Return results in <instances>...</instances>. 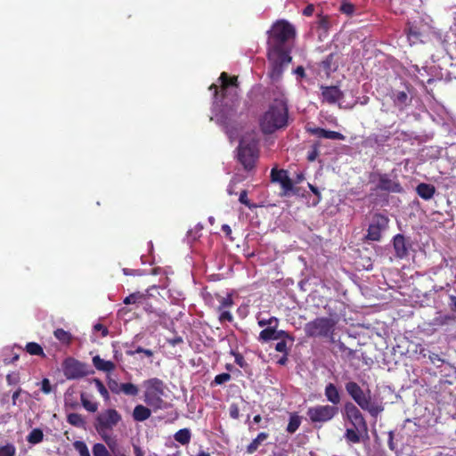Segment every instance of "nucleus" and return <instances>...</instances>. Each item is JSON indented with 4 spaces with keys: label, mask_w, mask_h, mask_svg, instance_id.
Returning a JSON list of instances; mask_svg holds the SVG:
<instances>
[{
    "label": "nucleus",
    "mask_w": 456,
    "mask_h": 456,
    "mask_svg": "<svg viewBox=\"0 0 456 456\" xmlns=\"http://www.w3.org/2000/svg\"><path fill=\"white\" fill-rule=\"evenodd\" d=\"M219 81L220 90L216 84H212L208 89L213 92L214 102L218 108L216 112V123L223 126L230 141L232 142L238 137L240 130L237 121L240 99L236 93L231 97L229 94H231L230 87H238V77H230L224 71L219 77Z\"/></svg>",
    "instance_id": "1"
},
{
    "label": "nucleus",
    "mask_w": 456,
    "mask_h": 456,
    "mask_svg": "<svg viewBox=\"0 0 456 456\" xmlns=\"http://www.w3.org/2000/svg\"><path fill=\"white\" fill-rule=\"evenodd\" d=\"M289 125V107L284 98H275L259 119L260 129L265 134H272Z\"/></svg>",
    "instance_id": "2"
},
{
    "label": "nucleus",
    "mask_w": 456,
    "mask_h": 456,
    "mask_svg": "<svg viewBox=\"0 0 456 456\" xmlns=\"http://www.w3.org/2000/svg\"><path fill=\"white\" fill-rule=\"evenodd\" d=\"M348 395L363 411H368L373 418H377L383 411L382 403L371 400L370 390L365 393L362 388L354 381H348L345 385Z\"/></svg>",
    "instance_id": "3"
},
{
    "label": "nucleus",
    "mask_w": 456,
    "mask_h": 456,
    "mask_svg": "<svg viewBox=\"0 0 456 456\" xmlns=\"http://www.w3.org/2000/svg\"><path fill=\"white\" fill-rule=\"evenodd\" d=\"M268 33L267 50H272L275 53L277 52H288L284 49V45L289 39L295 37L296 29L289 21L280 20L273 23Z\"/></svg>",
    "instance_id": "4"
},
{
    "label": "nucleus",
    "mask_w": 456,
    "mask_h": 456,
    "mask_svg": "<svg viewBox=\"0 0 456 456\" xmlns=\"http://www.w3.org/2000/svg\"><path fill=\"white\" fill-rule=\"evenodd\" d=\"M144 387L143 400L145 403L158 411L166 408L167 403L163 400L166 385L163 380L158 378H151L143 381Z\"/></svg>",
    "instance_id": "5"
},
{
    "label": "nucleus",
    "mask_w": 456,
    "mask_h": 456,
    "mask_svg": "<svg viewBox=\"0 0 456 456\" xmlns=\"http://www.w3.org/2000/svg\"><path fill=\"white\" fill-rule=\"evenodd\" d=\"M337 323L338 319L331 314L330 317H317L305 323V334L308 338H330Z\"/></svg>",
    "instance_id": "6"
},
{
    "label": "nucleus",
    "mask_w": 456,
    "mask_h": 456,
    "mask_svg": "<svg viewBox=\"0 0 456 456\" xmlns=\"http://www.w3.org/2000/svg\"><path fill=\"white\" fill-rule=\"evenodd\" d=\"M121 415L115 409H107L99 413L95 418L94 424V428L110 448L111 444L109 443V440L110 439L109 432H110L113 428L121 421Z\"/></svg>",
    "instance_id": "7"
},
{
    "label": "nucleus",
    "mask_w": 456,
    "mask_h": 456,
    "mask_svg": "<svg viewBox=\"0 0 456 456\" xmlns=\"http://www.w3.org/2000/svg\"><path fill=\"white\" fill-rule=\"evenodd\" d=\"M338 407L330 404H318L309 407L306 415L315 427H322L331 421L338 414Z\"/></svg>",
    "instance_id": "8"
},
{
    "label": "nucleus",
    "mask_w": 456,
    "mask_h": 456,
    "mask_svg": "<svg viewBox=\"0 0 456 456\" xmlns=\"http://www.w3.org/2000/svg\"><path fill=\"white\" fill-rule=\"evenodd\" d=\"M238 160L243 166L244 169L250 171L255 167L258 159V151L255 142H246L240 140L238 146Z\"/></svg>",
    "instance_id": "9"
},
{
    "label": "nucleus",
    "mask_w": 456,
    "mask_h": 456,
    "mask_svg": "<svg viewBox=\"0 0 456 456\" xmlns=\"http://www.w3.org/2000/svg\"><path fill=\"white\" fill-rule=\"evenodd\" d=\"M267 58L271 63L269 76L273 80H279L283 73L284 66L290 63L292 58L289 52L273 53L267 50Z\"/></svg>",
    "instance_id": "10"
},
{
    "label": "nucleus",
    "mask_w": 456,
    "mask_h": 456,
    "mask_svg": "<svg viewBox=\"0 0 456 456\" xmlns=\"http://www.w3.org/2000/svg\"><path fill=\"white\" fill-rule=\"evenodd\" d=\"M63 374L67 379H78L90 374L87 364L69 357L62 362Z\"/></svg>",
    "instance_id": "11"
},
{
    "label": "nucleus",
    "mask_w": 456,
    "mask_h": 456,
    "mask_svg": "<svg viewBox=\"0 0 456 456\" xmlns=\"http://www.w3.org/2000/svg\"><path fill=\"white\" fill-rule=\"evenodd\" d=\"M344 411L346 419L354 428L357 429V431L367 433V422L362 411L354 403L347 402L344 406Z\"/></svg>",
    "instance_id": "12"
},
{
    "label": "nucleus",
    "mask_w": 456,
    "mask_h": 456,
    "mask_svg": "<svg viewBox=\"0 0 456 456\" xmlns=\"http://www.w3.org/2000/svg\"><path fill=\"white\" fill-rule=\"evenodd\" d=\"M424 276L432 282L430 291L438 292L450 286L446 270L442 266L430 268Z\"/></svg>",
    "instance_id": "13"
},
{
    "label": "nucleus",
    "mask_w": 456,
    "mask_h": 456,
    "mask_svg": "<svg viewBox=\"0 0 456 456\" xmlns=\"http://www.w3.org/2000/svg\"><path fill=\"white\" fill-rule=\"evenodd\" d=\"M389 219L382 214H375L370 224L366 239L372 241H379L381 239V232L388 226Z\"/></svg>",
    "instance_id": "14"
},
{
    "label": "nucleus",
    "mask_w": 456,
    "mask_h": 456,
    "mask_svg": "<svg viewBox=\"0 0 456 456\" xmlns=\"http://www.w3.org/2000/svg\"><path fill=\"white\" fill-rule=\"evenodd\" d=\"M393 247L395 254L397 258L403 259L409 255V250L411 248V242L410 238L405 237L403 234H396L393 238Z\"/></svg>",
    "instance_id": "15"
},
{
    "label": "nucleus",
    "mask_w": 456,
    "mask_h": 456,
    "mask_svg": "<svg viewBox=\"0 0 456 456\" xmlns=\"http://www.w3.org/2000/svg\"><path fill=\"white\" fill-rule=\"evenodd\" d=\"M271 180L273 183H279L281 184L284 194H287L293 189V182L284 169L273 168L271 171Z\"/></svg>",
    "instance_id": "16"
},
{
    "label": "nucleus",
    "mask_w": 456,
    "mask_h": 456,
    "mask_svg": "<svg viewBox=\"0 0 456 456\" xmlns=\"http://www.w3.org/2000/svg\"><path fill=\"white\" fill-rule=\"evenodd\" d=\"M322 101L334 104L344 97L343 92L336 86H321Z\"/></svg>",
    "instance_id": "17"
},
{
    "label": "nucleus",
    "mask_w": 456,
    "mask_h": 456,
    "mask_svg": "<svg viewBox=\"0 0 456 456\" xmlns=\"http://www.w3.org/2000/svg\"><path fill=\"white\" fill-rule=\"evenodd\" d=\"M377 187L380 191H385L388 192L403 191V187L401 186L400 183L392 180L387 174L379 175V184Z\"/></svg>",
    "instance_id": "18"
},
{
    "label": "nucleus",
    "mask_w": 456,
    "mask_h": 456,
    "mask_svg": "<svg viewBox=\"0 0 456 456\" xmlns=\"http://www.w3.org/2000/svg\"><path fill=\"white\" fill-rule=\"evenodd\" d=\"M143 310L148 314H151L160 320H165L167 318V314L160 307L154 305L151 295L149 293L144 294V298L142 299L141 302Z\"/></svg>",
    "instance_id": "19"
},
{
    "label": "nucleus",
    "mask_w": 456,
    "mask_h": 456,
    "mask_svg": "<svg viewBox=\"0 0 456 456\" xmlns=\"http://www.w3.org/2000/svg\"><path fill=\"white\" fill-rule=\"evenodd\" d=\"M394 105L401 111L411 103V98L404 91H395L391 96Z\"/></svg>",
    "instance_id": "20"
},
{
    "label": "nucleus",
    "mask_w": 456,
    "mask_h": 456,
    "mask_svg": "<svg viewBox=\"0 0 456 456\" xmlns=\"http://www.w3.org/2000/svg\"><path fill=\"white\" fill-rule=\"evenodd\" d=\"M324 395L328 402L334 406H338L341 402L340 393L333 383H328L324 389Z\"/></svg>",
    "instance_id": "21"
},
{
    "label": "nucleus",
    "mask_w": 456,
    "mask_h": 456,
    "mask_svg": "<svg viewBox=\"0 0 456 456\" xmlns=\"http://www.w3.org/2000/svg\"><path fill=\"white\" fill-rule=\"evenodd\" d=\"M416 192L421 199L429 200L436 193V187L430 183H421L416 187Z\"/></svg>",
    "instance_id": "22"
},
{
    "label": "nucleus",
    "mask_w": 456,
    "mask_h": 456,
    "mask_svg": "<svg viewBox=\"0 0 456 456\" xmlns=\"http://www.w3.org/2000/svg\"><path fill=\"white\" fill-rule=\"evenodd\" d=\"M92 361H93L94 366L98 370H101V371L111 372L116 368V365L113 362L102 359L99 355L94 356Z\"/></svg>",
    "instance_id": "23"
},
{
    "label": "nucleus",
    "mask_w": 456,
    "mask_h": 456,
    "mask_svg": "<svg viewBox=\"0 0 456 456\" xmlns=\"http://www.w3.org/2000/svg\"><path fill=\"white\" fill-rule=\"evenodd\" d=\"M421 2V0H390V4L392 8H395V13H403L405 11V7L411 5L419 6Z\"/></svg>",
    "instance_id": "24"
},
{
    "label": "nucleus",
    "mask_w": 456,
    "mask_h": 456,
    "mask_svg": "<svg viewBox=\"0 0 456 456\" xmlns=\"http://www.w3.org/2000/svg\"><path fill=\"white\" fill-rule=\"evenodd\" d=\"M151 409L142 404L136 405L133 411V419L135 421H144L148 419L151 417Z\"/></svg>",
    "instance_id": "25"
},
{
    "label": "nucleus",
    "mask_w": 456,
    "mask_h": 456,
    "mask_svg": "<svg viewBox=\"0 0 456 456\" xmlns=\"http://www.w3.org/2000/svg\"><path fill=\"white\" fill-rule=\"evenodd\" d=\"M405 32L407 34L408 39L413 44L417 43L418 41H421V32L419 28L414 24L408 22L405 28Z\"/></svg>",
    "instance_id": "26"
},
{
    "label": "nucleus",
    "mask_w": 456,
    "mask_h": 456,
    "mask_svg": "<svg viewBox=\"0 0 456 456\" xmlns=\"http://www.w3.org/2000/svg\"><path fill=\"white\" fill-rule=\"evenodd\" d=\"M269 436L268 433L261 432L257 435V436L252 440V442L247 446L246 452L248 454H253L257 451L259 445L265 441Z\"/></svg>",
    "instance_id": "27"
},
{
    "label": "nucleus",
    "mask_w": 456,
    "mask_h": 456,
    "mask_svg": "<svg viewBox=\"0 0 456 456\" xmlns=\"http://www.w3.org/2000/svg\"><path fill=\"white\" fill-rule=\"evenodd\" d=\"M64 406L69 410H75L79 406L77 397L71 389H68L64 395Z\"/></svg>",
    "instance_id": "28"
},
{
    "label": "nucleus",
    "mask_w": 456,
    "mask_h": 456,
    "mask_svg": "<svg viewBox=\"0 0 456 456\" xmlns=\"http://www.w3.org/2000/svg\"><path fill=\"white\" fill-rule=\"evenodd\" d=\"M456 320V317L454 315L450 314H443L441 313H437V315L434 317L432 320L431 324L434 326H444L448 325L450 322H454Z\"/></svg>",
    "instance_id": "29"
},
{
    "label": "nucleus",
    "mask_w": 456,
    "mask_h": 456,
    "mask_svg": "<svg viewBox=\"0 0 456 456\" xmlns=\"http://www.w3.org/2000/svg\"><path fill=\"white\" fill-rule=\"evenodd\" d=\"M174 438L182 445H187L191 438V430L189 428H182L174 435Z\"/></svg>",
    "instance_id": "30"
},
{
    "label": "nucleus",
    "mask_w": 456,
    "mask_h": 456,
    "mask_svg": "<svg viewBox=\"0 0 456 456\" xmlns=\"http://www.w3.org/2000/svg\"><path fill=\"white\" fill-rule=\"evenodd\" d=\"M300 424L301 417L297 413L294 412L289 416V420L286 431L289 434H294L300 427Z\"/></svg>",
    "instance_id": "31"
},
{
    "label": "nucleus",
    "mask_w": 456,
    "mask_h": 456,
    "mask_svg": "<svg viewBox=\"0 0 456 456\" xmlns=\"http://www.w3.org/2000/svg\"><path fill=\"white\" fill-rule=\"evenodd\" d=\"M67 421L73 427L84 428L86 426V421L83 416L79 413H69L67 416Z\"/></svg>",
    "instance_id": "32"
},
{
    "label": "nucleus",
    "mask_w": 456,
    "mask_h": 456,
    "mask_svg": "<svg viewBox=\"0 0 456 456\" xmlns=\"http://www.w3.org/2000/svg\"><path fill=\"white\" fill-rule=\"evenodd\" d=\"M258 340L262 343L275 340V328L266 327L265 329L261 330L258 336Z\"/></svg>",
    "instance_id": "33"
},
{
    "label": "nucleus",
    "mask_w": 456,
    "mask_h": 456,
    "mask_svg": "<svg viewBox=\"0 0 456 456\" xmlns=\"http://www.w3.org/2000/svg\"><path fill=\"white\" fill-rule=\"evenodd\" d=\"M53 335L63 345H69L72 341V335L63 329L55 330Z\"/></svg>",
    "instance_id": "34"
},
{
    "label": "nucleus",
    "mask_w": 456,
    "mask_h": 456,
    "mask_svg": "<svg viewBox=\"0 0 456 456\" xmlns=\"http://www.w3.org/2000/svg\"><path fill=\"white\" fill-rule=\"evenodd\" d=\"M44 433L40 428H34L30 431V433L27 436V441L28 444H37L43 441Z\"/></svg>",
    "instance_id": "35"
},
{
    "label": "nucleus",
    "mask_w": 456,
    "mask_h": 456,
    "mask_svg": "<svg viewBox=\"0 0 456 456\" xmlns=\"http://www.w3.org/2000/svg\"><path fill=\"white\" fill-rule=\"evenodd\" d=\"M356 428H347L345 433V438L348 443L359 444L361 442V434Z\"/></svg>",
    "instance_id": "36"
},
{
    "label": "nucleus",
    "mask_w": 456,
    "mask_h": 456,
    "mask_svg": "<svg viewBox=\"0 0 456 456\" xmlns=\"http://www.w3.org/2000/svg\"><path fill=\"white\" fill-rule=\"evenodd\" d=\"M25 349H26L27 353H28L31 355L43 356V357L45 356L43 347L38 343L28 342V343H27Z\"/></svg>",
    "instance_id": "37"
},
{
    "label": "nucleus",
    "mask_w": 456,
    "mask_h": 456,
    "mask_svg": "<svg viewBox=\"0 0 456 456\" xmlns=\"http://www.w3.org/2000/svg\"><path fill=\"white\" fill-rule=\"evenodd\" d=\"M80 400L83 407L89 412H95L98 410V403L87 399L86 393H81Z\"/></svg>",
    "instance_id": "38"
},
{
    "label": "nucleus",
    "mask_w": 456,
    "mask_h": 456,
    "mask_svg": "<svg viewBox=\"0 0 456 456\" xmlns=\"http://www.w3.org/2000/svg\"><path fill=\"white\" fill-rule=\"evenodd\" d=\"M121 393L126 395L135 396L138 395L139 389L137 386L133 383H121Z\"/></svg>",
    "instance_id": "39"
},
{
    "label": "nucleus",
    "mask_w": 456,
    "mask_h": 456,
    "mask_svg": "<svg viewBox=\"0 0 456 456\" xmlns=\"http://www.w3.org/2000/svg\"><path fill=\"white\" fill-rule=\"evenodd\" d=\"M144 298V294L141 292H134L130 294L129 296L126 297L123 300V303L125 305H131V304H141L142 299Z\"/></svg>",
    "instance_id": "40"
},
{
    "label": "nucleus",
    "mask_w": 456,
    "mask_h": 456,
    "mask_svg": "<svg viewBox=\"0 0 456 456\" xmlns=\"http://www.w3.org/2000/svg\"><path fill=\"white\" fill-rule=\"evenodd\" d=\"M93 382L94 383L95 387L100 393V395L104 398V400L108 401L110 399V394L102 381L100 380L99 379H94Z\"/></svg>",
    "instance_id": "41"
},
{
    "label": "nucleus",
    "mask_w": 456,
    "mask_h": 456,
    "mask_svg": "<svg viewBox=\"0 0 456 456\" xmlns=\"http://www.w3.org/2000/svg\"><path fill=\"white\" fill-rule=\"evenodd\" d=\"M92 451L94 456H112L106 446L100 443L94 444Z\"/></svg>",
    "instance_id": "42"
},
{
    "label": "nucleus",
    "mask_w": 456,
    "mask_h": 456,
    "mask_svg": "<svg viewBox=\"0 0 456 456\" xmlns=\"http://www.w3.org/2000/svg\"><path fill=\"white\" fill-rule=\"evenodd\" d=\"M73 446L79 453V456H91L88 447L84 441H76L73 443Z\"/></svg>",
    "instance_id": "43"
},
{
    "label": "nucleus",
    "mask_w": 456,
    "mask_h": 456,
    "mask_svg": "<svg viewBox=\"0 0 456 456\" xmlns=\"http://www.w3.org/2000/svg\"><path fill=\"white\" fill-rule=\"evenodd\" d=\"M279 319L275 316H272L270 317L269 319H260L258 320L257 322V324L259 327H274V328H278V325H279Z\"/></svg>",
    "instance_id": "44"
},
{
    "label": "nucleus",
    "mask_w": 456,
    "mask_h": 456,
    "mask_svg": "<svg viewBox=\"0 0 456 456\" xmlns=\"http://www.w3.org/2000/svg\"><path fill=\"white\" fill-rule=\"evenodd\" d=\"M219 303L220 304L217 307V311H222L232 307L233 305V299L231 295H227L226 297H221Z\"/></svg>",
    "instance_id": "45"
},
{
    "label": "nucleus",
    "mask_w": 456,
    "mask_h": 456,
    "mask_svg": "<svg viewBox=\"0 0 456 456\" xmlns=\"http://www.w3.org/2000/svg\"><path fill=\"white\" fill-rule=\"evenodd\" d=\"M16 448L12 444H6L5 445L0 446V456H15Z\"/></svg>",
    "instance_id": "46"
},
{
    "label": "nucleus",
    "mask_w": 456,
    "mask_h": 456,
    "mask_svg": "<svg viewBox=\"0 0 456 456\" xmlns=\"http://www.w3.org/2000/svg\"><path fill=\"white\" fill-rule=\"evenodd\" d=\"M279 339L289 340L291 343H293L295 340L294 337L288 331L282 330H277V328H275V340H279Z\"/></svg>",
    "instance_id": "47"
},
{
    "label": "nucleus",
    "mask_w": 456,
    "mask_h": 456,
    "mask_svg": "<svg viewBox=\"0 0 456 456\" xmlns=\"http://www.w3.org/2000/svg\"><path fill=\"white\" fill-rule=\"evenodd\" d=\"M231 379L232 377L229 373L224 372L215 377L212 385H223L231 380Z\"/></svg>",
    "instance_id": "48"
},
{
    "label": "nucleus",
    "mask_w": 456,
    "mask_h": 456,
    "mask_svg": "<svg viewBox=\"0 0 456 456\" xmlns=\"http://www.w3.org/2000/svg\"><path fill=\"white\" fill-rule=\"evenodd\" d=\"M339 351L344 354L347 358H354L355 356V350L347 347L344 343L339 342L338 345Z\"/></svg>",
    "instance_id": "49"
},
{
    "label": "nucleus",
    "mask_w": 456,
    "mask_h": 456,
    "mask_svg": "<svg viewBox=\"0 0 456 456\" xmlns=\"http://www.w3.org/2000/svg\"><path fill=\"white\" fill-rule=\"evenodd\" d=\"M108 387L113 394L118 395L121 393V383H118L115 379H110L108 381Z\"/></svg>",
    "instance_id": "50"
},
{
    "label": "nucleus",
    "mask_w": 456,
    "mask_h": 456,
    "mask_svg": "<svg viewBox=\"0 0 456 456\" xmlns=\"http://www.w3.org/2000/svg\"><path fill=\"white\" fill-rule=\"evenodd\" d=\"M203 229V225L200 224H198L193 229H191L188 231V237L191 238L192 240H197L200 237V232Z\"/></svg>",
    "instance_id": "51"
},
{
    "label": "nucleus",
    "mask_w": 456,
    "mask_h": 456,
    "mask_svg": "<svg viewBox=\"0 0 456 456\" xmlns=\"http://www.w3.org/2000/svg\"><path fill=\"white\" fill-rule=\"evenodd\" d=\"M325 139L345 140L346 136L343 134L339 133V132L327 130L326 131Z\"/></svg>",
    "instance_id": "52"
},
{
    "label": "nucleus",
    "mask_w": 456,
    "mask_h": 456,
    "mask_svg": "<svg viewBox=\"0 0 456 456\" xmlns=\"http://www.w3.org/2000/svg\"><path fill=\"white\" fill-rule=\"evenodd\" d=\"M220 312V315H219V321L221 323L224 322H232L233 321V317H232V314L227 311V310H222V311H219Z\"/></svg>",
    "instance_id": "53"
},
{
    "label": "nucleus",
    "mask_w": 456,
    "mask_h": 456,
    "mask_svg": "<svg viewBox=\"0 0 456 456\" xmlns=\"http://www.w3.org/2000/svg\"><path fill=\"white\" fill-rule=\"evenodd\" d=\"M275 350L277 352L289 354V348L287 346V340H281L275 346Z\"/></svg>",
    "instance_id": "54"
},
{
    "label": "nucleus",
    "mask_w": 456,
    "mask_h": 456,
    "mask_svg": "<svg viewBox=\"0 0 456 456\" xmlns=\"http://www.w3.org/2000/svg\"><path fill=\"white\" fill-rule=\"evenodd\" d=\"M41 390L44 394H50L52 392V385L50 380L46 378L43 379L41 381Z\"/></svg>",
    "instance_id": "55"
},
{
    "label": "nucleus",
    "mask_w": 456,
    "mask_h": 456,
    "mask_svg": "<svg viewBox=\"0 0 456 456\" xmlns=\"http://www.w3.org/2000/svg\"><path fill=\"white\" fill-rule=\"evenodd\" d=\"M326 131V129L321 127H314L308 129L310 134L316 135L319 138H325Z\"/></svg>",
    "instance_id": "56"
},
{
    "label": "nucleus",
    "mask_w": 456,
    "mask_h": 456,
    "mask_svg": "<svg viewBox=\"0 0 456 456\" xmlns=\"http://www.w3.org/2000/svg\"><path fill=\"white\" fill-rule=\"evenodd\" d=\"M239 201L247 206L248 208H251L253 206L250 204V201L248 199V191L246 190H243L240 193Z\"/></svg>",
    "instance_id": "57"
},
{
    "label": "nucleus",
    "mask_w": 456,
    "mask_h": 456,
    "mask_svg": "<svg viewBox=\"0 0 456 456\" xmlns=\"http://www.w3.org/2000/svg\"><path fill=\"white\" fill-rule=\"evenodd\" d=\"M340 11L346 14H352L354 12V5L351 3H344L340 6Z\"/></svg>",
    "instance_id": "58"
},
{
    "label": "nucleus",
    "mask_w": 456,
    "mask_h": 456,
    "mask_svg": "<svg viewBox=\"0 0 456 456\" xmlns=\"http://www.w3.org/2000/svg\"><path fill=\"white\" fill-rule=\"evenodd\" d=\"M319 156V149H318V145L315 144L313 146L312 150L308 152L307 154V159L308 161H314L317 157Z\"/></svg>",
    "instance_id": "59"
},
{
    "label": "nucleus",
    "mask_w": 456,
    "mask_h": 456,
    "mask_svg": "<svg viewBox=\"0 0 456 456\" xmlns=\"http://www.w3.org/2000/svg\"><path fill=\"white\" fill-rule=\"evenodd\" d=\"M229 414L232 419H237L240 417V409L236 403H232L229 408Z\"/></svg>",
    "instance_id": "60"
},
{
    "label": "nucleus",
    "mask_w": 456,
    "mask_h": 456,
    "mask_svg": "<svg viewBox=\"0 0 456 456\" xmlns=\"http://www.w3.org/2000/svg\"><path fill=\"white\" fill-rule=\"evenodd\" d=\"M235 358V363L239 365L240 368L245 369L248 366L243 355L240 353L233 354Z\"/></svg>",
    "instance_id": "61"
},
{
    "label": "nucleus",
    "mask_w": 456,
    "mask_h": 456,
    "mask_svg": "<svg viewBox=\"0 0 456 456\" xmlns=\"http://www.w3.org/2000/svg\"><path fill=\"white\" fill-rule=\"evenodd\" d=\"M428 358L433 364H436L437 362H444V360L441 358V356L435 353L429 354Z\"/></svg>",
    "instance_id": "62"
},
{
    "label": "nucleus",
    "mask_w": 456,
    "mask_h": 456,
    "mask_svg": "<svg viewBox=\"0 0 456 456\" xmlns=\"http://www.w3.org/2000/svg\"><path fill=\"white\" fill-rule=\"evenodd\" d=\"M94 329L95 330H98V331H101L102 332V337H106L108 334H109V330L107 329V327H105L104 325H102V323H97L94 326Z\"/></svg>",
    "instance_id": "63"
},
{
    "label": "nucleus",
    "mask_w": 456,
    "mask_h": 456,
    "mask_svg": "<svg viewBox=\"0 0 456 456\" xmlns=\"http://www.w3.org/2000/svg\"><path fill=\"white\" fill-rule=\"evenodd\" d=\"M448 305L452 312H456V296L451 295L449 297Z\"/></svg>",
    "instance_id": "64"
}]
</instances>
